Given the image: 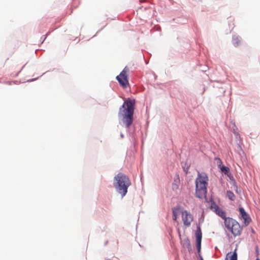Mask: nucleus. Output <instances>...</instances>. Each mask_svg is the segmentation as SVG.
Instances as JSON below:
<instances>
[{
  "mask_svg": "<svg viewBox=\"0 0 260 260\" xmlns=\"http://www.w3.org/2000/svg\"><path fill=\"white\" fill-rule=\"evenodd\" d=\"M135 105V100L128 99L119 109V117L126 127H129L133 122Z\"/></svg>",
  "mask_w": 260,
  "mask_h": 260,
  "instance_id": "f257e3e1",
  "label": "nucleus"
},
{
  "mask_svg": "<svg viewBox=\"0 0 260 260\" xmlns=\"http://www.w3.org/2000/svg\"><path fill=\"white\" fill-rule=\"evenodd\" d=\"M208 181L206 173L198 172L196 179V196L197 198L203 199L206 197Z\"/></svg>",
  "mask_w": 260,
  "mask_h": 260,
  "instance_id": "f03ea898",
  "label": "nucleus"
},
{
  "mask_svg": "<svg viewBox=\"0 0 260 260\" xmlns=\"http://www.w3.org/2000/svg\"><path fill=\"white\" fill-rule=\"evenodd\" d=\"M116 181L114 185L117 191L120 193L122 197L125 196L127 192V188L131 185V182L127 176L119 173L114 177Z\"/></svg>",
  "mask_w": 260,
  "mask_h": 260,
  "instance_id": "7ed1b4c3",
  "label": "nucleus"
},
{
  "mask_svg": "<svg viewBox=\"0 0 260 260\" xmlns=\"http://www.w3.org/2000/svg\"><path fill=\"white\" fill-rule=\"evenodd\" d=\"M224 222L225 227L234 236L240 235L242 228L237 221L232 218L228 217L227 219H225Z\"/></svg>",
  "mask_w": 260,
  "mask_h": 260,
  "instance_id": "20e7f679",
  "label": "nucleus"
},
{
  "mask_svg": "<svg viewBox=\"0 0 260 260\" xmlns=\"http://www.w3.org/2000/svg\"><path fill=\"white\" fill-rule=\"evenodd\" d=\"M128 73L129 69L125 67L120 74L116 77V79L123 88H126L129 86Z\"/></svg>",
  "mask_w": 260,
  "mask_h": 260,
  "instance_id": "39448f33",
  "label": "nucleus"
},
{
  "mask_svg": "<svg viewBox=\"0 0 260 260\" xmlns=\"http://www.w3.org/2000/svg\"><path fill=\"white\" fill-rule=\"evenodd\" d=\"M181 214L184 225L186 226H189L193 220V216L189 212L186 210L182 211Z\"/></svg>",
  "mask_w": 260,
  "mask_h": 260,
  "instance_id": "423d86ee",
  "label": "nucleus"
},
{
  "mask_svg": "<svg viewBox=\"0 0 260 260\" xmlns=\"http://www.w3.org/2000/svg\"><path fill=\"white\" fill-rule=\"evenodd\" d=\"M210 207L211 209L217 215L223 219L224 221L225 219H228V218L226 217L225 212L215 203H212Z\"/></svg>",
  "mask_w": 260,
  "mask_h": 260,
  "instance_id": "0eeeda50",
  "label": "nucleus"
},
{
  "mask_svg": "<svg viewBox=\"0 0 260 260\" xmlns=\"http://www.w3.org/2000/svg\"><path fill=\"white\" fill-rule=\"evenodd\" d=\"M196 241H197V247L198 250V251L200 252L201 250V241L202 238V234L201 232V228L198 226L197 228V230L196 232Z\"/></svg>",
  "mask_w": 260,
  "mask_h": 260,
  "instance_id": "6e6552de",
  "label": "nucleus"
},
{
  "mask_svg": "<svg viewBox=\"0 0 260 260\" xmlns=\"http://www.w3.org/2000/svg\"><path fill=\"white\" fill-rule=\"evenodd\" d=\"M238 255L237 253V248H236L233 252H229L226 255L225 260H237Z\"/></svg>",
  "mask_w": 260,
  "mask_h": 260,
  "instance_id": "1a4fd4ad",
  "label": "nucleus"
},
{
  "mask_svg": "<svg viewBox=\"0 0 260 260\" xmlns=\"http://www.w3.org/2000/svg\"><path fill=\"white\" fill-rule=\"evenodd\" d=\"M173 212V218L174 221H176L178 218V215L180 213V208L178 207H174L172 209Z\"/></svg>",
  "mask_w": 260,
  "mask_h": 260,
  "instance_id": "9d476101",
  "label": "nucleus"
},
{
  "mask_svg": "<svg viewBox=\"0 0 260 260\" xmlns=\"http://www.w3.org/2000/svg\"><path fill=\"white\" fill-rule=\"evenodd\" d=\"M226 196L231 201H234L236 198L234 193L230 190H228L226 191Z\"/></svg>",
  "mask_w": 260,
  "mask_h": 260,
  "instance_id": "9b49d317",
  "label": "nucleus"
},
{
  "mask_svg": "<svg viewBox=\"0 0 260 260\" xmlns=\"http://www.w3.org/2000/svg\"><path fill=\"white\" fill-rule=\"evenodd\" d=\"M241 217L244 219L245 223H249L250 221V218H249L248 215L247 213L245 214Z\"/></svg>",
  "mask_w": 260,
  "mask_h": 260,
  "instance_id": "f8f14e48",
  "label": "nucleus"
},
{
  "mask_svg": "<svg viewBox=\"0 0 260 260\" xmlns=\"http://www.w3.org/2000/svg\"><path fill=\"white\" fill-rule=\"evenodd\" d=\"M239 211H240V215H241V216L244 215L246 213V212H245L244 209L243 208H242V207L239 208Z\"/></svg>",
  "mask_w": 260,
  "mask_h": 260,
  "instance_id": "ddd939ff",
  "label": "nucleus"
},
{
  "mask_svg": "<svg viewBox=\"0 0 260 260\" xmlns=\"http://www.w3.org/2000/svg\"><path fill=\"white\" fill-rule=\"evenodd\" d=\"M221 170L222 172H224L225 173H228L229 171V168L226 167H222L221 168Z\"/></svg>",
  "mask_w": 260,
  "mask_h": 260,
  "instance_id": "4468645a",
  "label": "nucleus"
},
{
  "mask_svg": "<svg viewBox=\"0 0 260 260\" xmlns=\"http://www.w3.org/2000/svg\"><path fill=\"white\" fill-rule=\"evenodd\" d=\"M235 40H236V39L234 40V41H235ZM234 45H235V46H238V41H237V42H234Z\"/></svg>",
  "mask_w": 260,
  "mask_h": 260,
  "instance_id": "2eb2a0df",
  "label": "nucleus"
},
{
  "mask_svg": "<svg viewBox=\"0 0 260 260\" xmlns=\"http://www.w3.org/2000/svg\"><path fill=\"white\" fill-rule=\"evenodd\" d=\"M120 136H121V137L122 138H123V134H121L120 135Z\"/></svg>",
  "mask_w": 260,
  "mask_h": 260,
  "instance_id": "dca6fc26",
  "label": "nucleus"
},
{
  "mask_svg": "<svg viewBox=\"0 0 260 260\" xmlns=\"http://www.w3.org/2000/svg\"><path fill=\"white\" fill-rule=\"evenodd\" d=\"M255 260H260L258 258H257Z\"/></svg>",
  "mask_w": 260,
  "mask_h": 260,
  "instance_id": "f3484780",
  "label": "nucleus"
},
{
  "mask_svg": "<svg viewBox=\"0 0 260 260\" xmlns=\"http://www.w3.org/2000/svg\"><path fill=\"white\" fill-rule=\"evenodd\" d=\"M201 260H203L202 258H201Z\"/></svg>",
  "mask_w": 260,
  "mask_h": 260,
  "instance_id": "a211bd4d",
  "label": "nucleus"
}]
</instances>
